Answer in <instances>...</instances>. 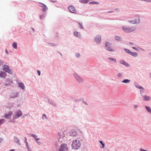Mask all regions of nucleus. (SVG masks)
<instances>
[{
  "label": "nucleus",
  "mask_w": 151,
  "mask_h": 151,
  "mask_svg": "<svg viewBox=\"0 0 151 151\" xmlns=\"http://www.w3.org/2000/svg\"><path fill=\"white\" fill-rule=\"evenodd\" d=\"M6 76V74L5 72L2 71H0V77L5 78Z\"/></svg>",
  "instance_id": "13"
},
{
  "label": "nucleus",
  "mask_w": 151,
  "mask_h": 151,
  "mask_svg": "<svg viewBox=\"0 0 151 151\" xmlns=\"http://www.w3.org/2000/svg\"><path fill=\"white\" fill-rule=\"evenodd\" d=\"M18 86L23 89H24L25 88L24 85L22 83H18Z\"/></svg>",
  "instance_id": "17"
},
{
  "label": "nucleus",
  "mask_w": 151,
  "mask_h": 151,
  "mask_svg": "<svg viewBox=\"0 0 151 151\" xmlns=\"http://www.w3.org/2000/svg\"><path fill=\"white\" fill-rule=\"evenodd\" d=\"M37 72L38 73V75L39 76H40V71L39 70H37Z\"/></svg>",
  "instance_id": "39"
},
{
  "label": "nucleus",
  "mask_w": 151,
  "mask_h": 151,
  "mask_svg": "<svg viewBox=\"0 0 151 151\" xmlns=\"http://www.w3.org/2000/svg\"><path fill=\"white\" fill-rule=\"evenodd\" d=\"M115 38L116 40H120L121 39V38L120 37L116 36L115 37Z\"/></svg>",
  "instance_id": "25"
},
{
  "label": "nucleus",
  "mask_w": 151,
  "mask_h": 151,
  "mask_svg": "<svg viewBox=\"0 0 151 151\" xmlns=\"http://www.w3.org/2000/svg\"><path fill=\"white\" fill-rule=\"evenodd\" d=\"M140 151H146V150L143 149L142 148H140Z\"/></svg>",
  "instance_id": "40"
},
{
  "label": "nucleus",
  "mask_w": 151,
  "mask_h": 151,
  "mask_svg": "<svg viewBox=\"0 0 151 151\" xmlns=\"http://www.w3.org/2000/svg\"><path fill=\"white\" fill-rule=\"evenodd\" d=\"M22 115V111L20 110H19L15 113V115L13 116V119H16Z\"/></svg>",
  "instance_id": "6"
},
{
  "label": "nucleus",
  "mask_w": 151,
  "mask_h": 151,
  "mask_svg": "<svg viewBox=\"0 0 151 151\" xmlns=\"http://www.w3.org/2000/svg\"><path fill=\"white\" fill-rule=\"evenodd\" d=\"M130 80L128 79H124L122 81V83H129L130 82Z\"/></svg>",
  "instance_id": "19"
},
{
  "label": "nucleus",
  "mask_w": 151,
  "mask_h": 151,
  "mask_svg": "<svg viewBox=\"0 0 151 151\" xmlns=\"http://www.w3.org/2000/svg\"><path fill=\"white\" fill-rule=\"evenodd\" d=\"M122 29L124 32H129L134 31L136 28L135 27L129 28L124 26L122 27Z\"/></svg>",
  "instance_id": "3"
},
{
  "label": "nucleus",
  "mask_w": 151,
  "mask_h": 151,
  "mask_svg": "<svg viewBox=\"0 0 151 151\" xmlns=\"http://www.w3.org/2000/svg\"><path fill=\"white\" fill-rule=\"evenodd\" d=\"M137 107V105H134V107L135 108H136Z\"/></svg>",
  "instance_id": "45"
},
{
  "label": "nucleus",
  "mask_w": 151,
  "mask_h": 151,
  "mask_svg": "<svg viewBox=\"0 0 151 151\" xmlns=\"http://www.w3.org/2000/svg\"><path fill=\"white\" fill-rule=\"evenodd\" d=\"M89 4H99V2H96V1H91V2H90L89 3Z\"/></svg>",
  "instance_id": "22"
},
{
  "label": "nucleus",
  "mask_w": 151,
  "mask_h": 151,
  "mask_svg": "<svg viewBox=\"0 0 151 151\" xmlns=\"http://www.w3.org/2000/svg\"><path fill=\"white\" fill-rule=\"evenodd\" d=\"M145 107H146V109H147V111H148L150 112H151V110L150 108L149 107L147 106H146Z\"/></svg>",
  "instance_id": "24"
},
{
  "label": "nucleus",
  "mask_w": 151,
  "mask_h": 151,
  "mask_svg": "<svg viewBox=\"0 0 151 151\" xmlns=\"http://www.w3.org/2000/svg\"><path fill=\"white\" fill-rule=\"evenodd\" d=\"M101 38L100 36L97 35L96 36L95 38V41L97 42V44H100L101 43Z\"/></svg>",
  "instance_id": "9"
},
{
  "label": "nucleus",
  "mask_w": 151,
  "mask_h": 151,
  "mask_svg": "<svg viewBox=\"0 0 151 151\" xmlns=\"http://www.w3.org/2000/svg\"><path fill=\"white\" fill-rule=\"evenodd\" d=\"M145 1H147L148 2H150L151 1V0H144Z\"/></svg>",
  "instance_id": "43"
},
{
  "label": "nucleus",
  "mask_w": 151,
  "mask_h": 151,
  "mask_svg": "<svg viewBox=\"0 0 151 151\" xmlns=\"http://www.w3.org/2000/svg\"><path fill=\"white\" fill-rule=\"evenodd\" d=\"M18 96V93H12L10 96L11 98H14L17 97Z\"/></svg>",
  "instance_id": "15"
},
{
  "label": "nucleus",
  "mask_w": 151,
  "mask_h": 151,
  "mask_svg": "<svg viewBox=\"0 0 151 151\" xmlns=\"http://www.w3.org/2000/svg\"><path fill=\"white\" fill-rule=\"evenodd\" d=\"M75 77L79 82H81L83 81V79L77 75H76Z\"/></svg>",
  "instance_id": "14"
},
{
  "label": "nucleus",
  "mask_w": 151,
  "mask_h": 151,
  "mask_svg": "<svg viewBox=\"0 0 151 151\" xmlns=\"http://www.w3.org/2000/svg\"><path fill=\"white\" fill-rule=\"evenodd\" d=\"M5 120L4 119H2L0 120V125L4 122Z\"/></svg>",
  "instance_id": "34"
},
{
  "label": "nucleus",
  "mask_w": 151,
  "mask_h": 151,
  "mask_svg": "<svg viewBox=\"0 0 151 151\" xmlns=\"http://www.w3.org/2000/svg\"><path fill=\"white\" fill-rule=\"evenodd\" d=\"M74 34L75 36L77 37H79L80 36V34L79 33L75 32H74Z\"/></svg>",
  "instance_id": "20"
},
{
  "label": "nucleus",
  "mask_w": 151,
  "mask_h": 151,
  "mask_svg": "<svg viewBox=\"0 0 151 151\" xmlns=\"http://www.w3.org/2000/svg\"><path fill=\"white\" fill-rule=\"evenodd\" d=\"M144 98V100H146V101H149L150 100V97L147 96H143Z\"/></svg>",
  "instance_id": "16"
},
{
  "label": "nucleus",
  "mask_w": 151,
  "mask_h": 151,
  "mask_svg": "<svg viewBox=\"0 0 151 151\" xmlns=\"http://www.w3.org/2000/svg\"><path fill=\"white\" fill-rule=\"evenodd\" d=\"M3 64V62L2 61L0 62V65H2Z\"/></svg>",
  "instance_id": "44"
},
{
  "label": "nucleus",
  "mask_w": 151,
  "mask_h": 151,
  "mask_svg": "<svg viewBox=\"0 0 151 151\" xmlns=\"http://www.w3.org/2000/svg\"><path fill=\"white\" fill-rule=\"evenodd\" d=\"M122 64L125 65L126 66L129 65V64L125 62L124 60H121L120 62Z\"/></svg>",
  "instance_id": "18"
},
{
  "label": "nucleus",
  "mask_w": 151,
  "mask_h": 151,
  "mask_svg": "<svg viewBox=\"0 0 151 151\" xmlns=\"http://www.w3.org/2000/svg\"><path fill=\"white\" fill-rule=\"evenodd\" d=\"M68 8L70 12L72 13L76 14L77 13V12L76 11L75 7L72 5L70 6Z\"/></svg>",
  "instance_id": "8"
},
{
  "label": "nucleus",
  "mask_w": 151,
  "mask_h": 151,
  "mask_svg": "<svg viewBox=\"0 0 151 151\" xmlns=\"http://www.w3.org/2000/svg\"><path fill=\"white\" fill-rule=\"evenodd\" d=\"M12 46L13 47L16 49L17 48V44L16 42H14L12 44Z\"/></svg>",
  "instance_id": "21"
},
{
  "label": "nucleus",
  "mask_w": 151,
  "mask_h": 151,
  "mask_svg": "<svg viewBox=\"0 0 151 151\" xmlns=\"http://www.w3.org/2000/svg\"><path fill=\"white\" fill-rule=\"evenodd\" d=\"M3 70L6 72L10 74L12 73V70L9 69V66L7 65H4L3 66Z\"/></svg>",
  "instance_id": "5"
},
{
  "label": "nucleus",
  "mask_w": 151,
  "mask_h": 151,
  "mask_svg": "<svg viewBox=\"0 0 151 151\" xmlns=\"http://www.w3.org/2000/svg\"><path fill=\"white\" fill-rule=\"evenodd\" d=\"M25 139H26V138H25Z\"/></svg>",
  "instance_id": "49"
},
{
  "label": "nucleus",
  "mask_w": 151,
  "mask_h": 151,
  "mask_svg": "<svg viewBox=\"0 0 151 151\" xmlns=\"http://www.w3.org/2000/svg\"><path fill=\"white\" fill-rule=\"evenodd\" d=\"M40 3L41 4V5H40V6L42 7V10L44 11H46L47 9V6L45 5L42 3Z\"/></svg>",
  "instance_id": "11"
},
{
  "label": "nucleus",
  "mask_w": 151,
  "mask_h": 151,
  "mask_svg": "<svg viewBox=\"0 0 151 151\" xmlns=\"http://www.w3.org/2000/svg\"><path fill=\"white\" fill-rule=\"evenodd\" d=\"M136 87L137 88H140V89H141L142 90H143V91H145V89L143 88L141 86H136Z\"/></svg>",
  "instance_id": "31"
},
{
  "label": "nucleus",
  "mask_w": 151,
  "mask_h": 151,
  "mask_svg": "<svg viewBox=\"0 0 151 151\" xmlns=\"http://www.w3.org/2000/svg\"><path fill=\"white\" fill-rule=\"evenodd\" d=\"M132 48L134 50H138V49L137 48H136V47H133Z\"/></svg>",
  "instance_id": "41"
},
{
  "label": "nucleus",
  "mask_w": 151,
  "mask_h": 151,
  "mask_svg": "<svg viewBox=\"0 0 151 151\" xmlns=\"http://www.w3.org/2000/svg\"><path fill=\"white\" fill-rule=\"evenodd\" d=\"M45 17V15H42L40 16V18L41 19L42 18H44Z\"/></svg>",
  "instance_id": "36"
},
{
  "label": "nucleus",
  "mask_w": 151,
  "mask_h": 151,
  "mask_svg": "<svg viewBox=\"0 0 151 151\" xmlns=\"http://www.w3.org/2000/svg\"><path fill=\"white\" fill-rule=\"evenodd\" d=\"M12 112H10L8 113L4 116V117L7 119H10L12 115Z\"/></svg>",
  "instance_id": "12"
},
{
  "label": "nucleus",
  "mask_w": 151,
  "mask_h": 151,
  "mask_svg": "<svg viewBox=\"0 0 151 151\" xmlns=\"http://www.w3.org/2000/svg\"><path fill=\"white\" fill-rule=\"evenodd\" d=\"M42 119H47V117L46 116V115L45 114H44L42 116Z\"/></svg>",
  "instance_id": "32"
},
{
  "label": "nucleus",
  "mask_w": 151,
  "mask_h": 151,
  "mask_svg": "<svg viewBox=\"0 0 151 151\" xmlns=\"http://www.w3.org/2000/svg\"><path fill=\"white\" fill-rule=\"evenodd\" d=\"M32 136L33 137H34V138L35 139H35H36V138H37V136L35 135V134H32Z\"/></svg>",
  "instance_id": "35"
},
{
  "label": "nucleus",
  "mask_w": 151,
  "mask_h": 151,
  "mask_svg": "<svg viewBox=\"0 0 151 151\" xmlns=\"http://www.w3.org/2000/svg\"><path fill=\"white\" fill-rule=\"evenodd\" d=\"M129 43L131 45H133V43H132L131 42H129Z\"/></svg>",
  "instance_id": "47"
},
{
  "label": "nucleus",
  "mask_w": 151,
  "mask_h": 151,
  "mask_svg": "<svg viewBox=\"0 0 151 151\" xmlns=\"http://www.w3.org/2000/svg\"><path fill=\"white\" fill-rule=\"evenodd\" d=\"M68 146L65 143L62 144L58 148L59 151H68Z\"/></svg>",
  "instance_id": "2"
},
{
  "label": "nucleus",
  "mask_w": 151,
  "mask_h": 151,
  "mask_svg": "<svg viewBox=\"0 0 151 151\" xmlns=\"http://www.w3.org/2000/svg\"><path fill=\"white\" fill-rule=\"evenodd\" d=\"M80 146V144L79 140H74L72 145L73 149H78Z\"/></svg>",
  "instance_id": "1"
},
{
  "label": "nucleus",
  "mask_w": 151,
  "mask_h": 151,
  "mask_svg": "<svg viewBox=\"0 0 151 151\" xmlns=\"http://www.w3.org/2000/svg\"><path fill=\"white\" fill-rule=\"evenodd\" d=\"M14 141L17 143H19V141L18 139L15 137L14 138Z\"/></svg>",
  "instance_id": "29"
},
{
  "label": "nucleus",
  "mask_w": 151,
  "mask_h": 151,
  "mask_svg": "<svg viewBox=\"0 0 151 151\" xmlns=\"http://www.w3.org/2000/svg\"><path fill=\"white\" fill-rule=\"evenodd\" d=\"M79 24L80 25V27L81 29H83V27L82 25L80 23H79Z\"/></svg>",
  "instance_id": "38"
},
{
  "label": "nucleus",
  "mask_w": 151,
  "mask_h": 151,
  "mask_svg": "<svg viewBox=\"0 0 151 151\" xmlns=\"http://www.w3.org/2000/svg\"><path fill=\"white\" fill-rule=\"evenodd\" d=\"M130 54L133 56H134V57H136L137 56V54L135 52H131V53Z\"/></svg>",
  "instance_id": "23"
},
{
  "label": "nucleus",
  "mask_w": 151,
  "mask_h": 151,
  "mask_svg": "<svg viewBox=\"0 0 151 151\" xmlns=\"http://www.w3.org/2000/svg\"><path fill=\"white\" fill-rule=\"evenodd\" d=\"M117 76L119 78H121L123 77V75L121 73H118L117 74Z\"/></svg>",
  "instance_id": "27"
},
{
  "label": "nucleus",
  "mask_w": 151,
  "mask_h": 151,
  "mask_svg": "<svg viewBox=\"0 0 151 151\" xmlns=\"http://www.w3.org/2000/svg\"><path fill=\"white\" fill-rule=\"evenodd\" d=\"M111 12V11H110V12Z\"/></svg>",
  "instance_id": "48"
},
{
  "label": "nucleus",
  "mask_w": 151,
  "mask_h": 151,
  "mask_svg": "<svg viewBox=\"0 0 151 151\" xmlns=\"http://www.w3.org/2000/svg\"><path fill=\"white\" fill-rule=\"evenodd\" d=\"M73 133H74V134H72V135L73 136H74L77 134V133L76 132L74 131L73 132Z\"/></svg>",
  "instance_id": "37"
},
{
  "label": "nucleus",
  "mask_w": 151,
  "mask_h": 151,
  "mask_svg": "<svg viewBox=\"0 0 151 151\" xmlns=\"http://www.w3.org/2000/svg\"><path fill=\"white\" fill-rule=\"evenodd\" d=\"M14 149H12L11 150H10V151H14Z\"/></svg>",
  "instance_id": "46"
},
{
  "label": "nucleus",
  "mask_w": 151,
  "mask_h": 151,
  "mask_svg": "<svg viewBox=\"0 0 151 151\" xmlns=\"http://www.w3.org/2000/svg\"><path fill=\"white\" fill-rule=\"evenodd\" d=\"M100 143L102 145V147H101L102 148H104V144L101 141H99Z\"/></svg>",
  "instance_id": "33"
},
{
  "label": "nucleus",
  "mask_w": 151,
  "mask_h": 151,
  "mask_svg": "<svg viewBox=\"0 0 151 151\" xmlns=\"http://www.w3.org/2000/svg\"><path fill=\"white\" fill-rule=\"evenodd\" d=\"M108 59L110 60H112L114 61L115 63L116 62V59L113 58H109Z\"/></svg>",
  "instance_id": "28"
},
{
  "label": "nucleus",
  "mask_w": 151,
  "mask_h": 151,
  "mask_svg": "<svg viewBox=\"0 0 151 151\" xmlns=\"http://www.w3.org/2000/svg\"><path fill=\"white\" fill-rule=\"evenodd\" d=\"M125 51L127 53L129 54H131V52L129 50L127 49H124Z\"/></svg>",
  "instance_id": "26"
},
{
  "label": "nucleus",
  "mask_w": 151,
  "mask_h": 151,
  "mask_svg": "<svg viewBox=\"0 0 151 151\" xmlns=\"http://www.w3.org/2000/svg\"><path fill=\"white\" fill-rule=\"evenodd\" d=\"M76 56L77 57H78L79 56L80 54H78V53H77L76 54Z\"/></svg>",
  "instance_id": "42"
},
{
  "label": "nucleus",
  "mask_w": 151,
  "mask_h": 151,
  "mask_svg": "<svg viewBox=\"0 0 151 151\" xmlns=\"http://www.w3.org/2000/svg\"><path fill=\"white\" fill-rule=\"evenodd\" d=\"M106 47V49L109 51H113L114 50L111 47V43L108 42H106L105 44Z\"/></svg>",
  "instance_id": "7"
},
{
  "label": "nucleus",
  "mask_w": 151,
  "mask_h": 151,
  "mask_svg": "<svg viewBox=\"0 0 151 151\" xmlns=\"http://www.w3.org/2000/svg\"><path fill=\"white\" fill-rule=\"evenodd\" d=\"M40 139L39 138H36L35 139V141H36L37 143L38 144V145H40L41 144L40 142L38 141V140H39Z\"/></svg>",
  "instance_id": "30"
},
{
  "label": "nucleus",
  "mask_w": 151,
  "mask_h": 151,
  "mask_svg": "<svg viewBox=\"0 0 151 151\" xmlns=\"http://www.w3.org/2000/svg\"><path fill=\"white\" fill-rule=\"evenodd\" d=\"M129 22L130 23L133 24L139 23L140 22L139 17L138 16H136L134 19L133 20H129Z\"/></svg>",
  "instance_id": "4"
},
{
  "label": "nucleus",
  "mask_w": 151,
  "mask_h": 151,
  "mask_svg": "<svg viewBox=\"0 0 151 151\" xmlns=\"http://www.w3.org/2000/svg\"><path fill=\"white\" fill-rule=\"evenodd\" d=\"M64 136L63 132L61 131H60L58 133V137L60 139L62 138H63Z\"/></svg>",
  "instance_id": "10"
}]
</instances>
